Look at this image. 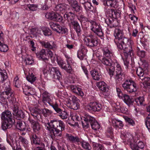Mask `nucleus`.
Listing matches in <instances>:
<instances>
[{
	"label": "nucleus",
	"mask_w": 150,
	"mask_h": 150,
	"mask_svg": "<svg viewBox=\"0 0 150 150\" xmlns=\"http://www.w3.org/2000/svg\"><path fill=\"white\" fill-rule=\"evenodd\" d=\"M71 91L76 94H78L81 96L84 95L83 92L81 91V89L77 86L74 85H71L70 86Z\"/></svg>",
	"instance_id": "412c9836"
},
{
	"label": "nucleus",
	"mask_w": 150,
	"mask_h": 150,
	"mask_svg": "<svg viewBox=\"0 0 150 150\" xmlns=\"http://www.w3.org/2000/svg\"><path fill=\"white\" fill-rule=\"evenodd\" d=\"M102 57V58H100V60L104 64L110 66L108 73L111 77L112 76L115 70L114 67L113 66V62H112L111 59H108L105 57Z\"/></svg>",
	"instance_id": "1a4fd4ad"
},
{
	"label": "nucleus",
	"mask_w": 150,
	"mask_h": 150,
	"mask_svg": "<svg viewBox=\"0 0 150 150\" xmlns=\"http://www.w3.org/2000/svg\"><path fill=\"white\" fill-rule=\"evenodd\" d=\"M83 38L85 44L87 46L90 47L96 46L98 42L95 38L91 35L87 36L83 35Z\"/></svg>",
	"instance_id": "9d476101"
},
{
	"label": "nucleus",
	"mask_w": 150,
	"mask_h": 150,
	"mask_svg": "<svg viewBox=\"0 0 150 150\" xmlns=\"http://www.w3.org/2000/svg\"><path fill=\"white\" fill-rule=\"evenodd\" d=\"M116 67V73L121 74L122 73V70L120 65L117 62H116L113 64V66Z\"/></svg>",
	"instance_id": "37998d69"
},
{
	"label": "nucleus",
	"mask_w": 150,
	"mask_h": 150,
	"mask_svg": "<svg viewBox=\"0 0 150 150\" xmlns=\"http://www.w3.org/2000/svg\"><path fill=\"white\" fill-rule=\"evenodd\" d=\"M6 140L13 150H22L20 146V142L22 143L25 147L28 146V142L26 139L22 137L18 138V135L16 134L11 135L7 134Z\"/></svg>",
	"instance_id": "f03ea898"
},
{
	"label": "nucleus",
	"mask_w": 150,
	"mask_h": 150,
	"mask_svg": "<svg viewBox=\"0 0 150 150\" xmlns=\"http://www.w3.org/2000/svg\"><path fill=\"white\" fill-rule=\"evenodd\" d=\"M101 105L96 102H91L85 106L86 110L89 111H96L101 109Z\"/></svg>",
	"instance_id": "f8f14e48"
},
{
	"label": "nucleus",
	"mask_w": 150,
	"mask_h": 150,
	"mask_svg": "<svg viewBox=\"0 0 150 150\" xmlns=\"http://www.w3.org/2000/svg\"><path fill=\"white\" fill-rule=\"evenodd\" d=\"M51 106H52L56 111L57 112L61 111V109L59 108L58 105L56 103V102L55 100L52 103L50 102L49 104Z\"/></svg>",
	"instance_id": "58836bf2"
},
{
	"label": "nucleus",
	"mask_w": 150,
	"mask_h": 150,
	"mask_svg": "<svg viewBox=\"0 0 150 150\" xmlns=\"http://www.w3.org/2000/svg\"><path fill=\"white\" fill-rule=\"evenodd\" d=\"M91 30L92 31L99 36H103V33L102 31L100 24L94 21H91Z\"/></svg>",
	"instance_id": "9b49d317"
},
{
	"label": "nucleus",
	"mask_w": 150,
	"mask_h": 150,
	"mask_svg": "<svg viewBox=\"0 0 150 150\" xmlns=\"http://www.w3.org/2000/svg\"><path fill=\"white\" fill-rule=\"evenodd\" d=\"M33 150H45V146L44 144H43L42 146L41 147L38 146L34 148Z\"/></svg>",
	"instance_id": "774afa93"
},
{
	"label": "nucleus",
	"mask_w": 150,
	"mask_h": 150,
	"mask_svg": "<svg viewBox=\"0 0 150 150\" xmlns=\"http://www.w3.org/2000/svg\"><path fill=\"white\" fill-rule=\"evenodd\" d=\"M94 120V118L90 115H86L84 117L83 121L82 120V124L84 128H87L89 126V123H91V120Z\"/></svg>",
	"instance_id": "6ab92c4d"
},
{
	"label": "nucleus",
	"mask_w": 150,
	"mask_h": 150,
	"mask_svg": "<svg viewBox=\"0 0 150 150\" xmlns=\"http://www.w3.org/2000/svg\"><path fill=\"white\" fill-rule=\"evenodd\" d=\"M121 137L122 139L125 140V142H129L130 145H132L134 141L133 137L130 133H127L125 134H122Z\"/></svg>",
	"instance_id": "5701e85b"
},
{
	"label": "nucleus",
	"mask_w": 150,
	"mask_h": 150,
	"mask_svg": "<svg viewBox=\"0 0 150 150\" xmlns=\"http://www.w3.org/2000/svg\"><path fill=\"white\" fill-rule=\"evenodd\" d=\"M91 125L92 129L95 130L99 129L100 128V125L95 120L94 118L93 120H91Z\"/></svg>",
	"instance_id": "2f4dec72"
},
{
	"label": "nucleus",
	"mask_w": 150,
	"mask_h": 150,
	"mask_svg": "<svg viewBox=\"0 0 150 150\" xmlns=\"http://www.w3.org/2000/svg\"><path fill=\"white\" fill-rule=\"evenodd\" d=\"M90 73L93 79L95 80H99L101 77L100 74L96 70L91 71Z\"/></svg>",
	"instance_id": "c85d7f7f"
},
{
	"label": "nucleus",
	"mask_w": 150,
	"mask_h": 150,
	"mask_svg": "<svg viewBox=\"0 0 150 150\" xmlns=\"http://www.w3.org/2000/svg\"><path fill=\"white\" fill-rule=\"evenodd\" d=\"M31 123V126L33 131L35 132L38 131L41 127V126L39 123L34 120L30 121Z\"/></svg>",
	"instance_id": "cd10ccee"
},
{
	"label": "nucleus",
	"mask_w": 150,
	"mask_h": 150,
	"mask_svg": "<svg viewBox=\"0 0 150 150\" xmlns=\"http://www.w3.org/2000/svg\"><path fill=\"white\" fill-rule=\"evenodd\" d=\"M112 106L115 108L116 111L118 112L125 113L127 111V109L122 105H120L119 103H114L112 104Z\"/></svg>",
	"instance_id": "393cba45"
},
{
	"label": "nucleus",
	"mask_w": 150,
	"mask_h": 150,
	"mask_svg": "<svg viewBox=\"0 0 150 150\" xmlns=\"http://www.w3.org/2000/svg\"><path fill=\"white\" fill-rule=\"evenodd\" d=\"M43 32L44 35L45 36L50 35H51L50 30L48 28H44L43 29Z\"/></svg>",
	"instance_id": "69168bd1"
},
{
	"label": "nucleus",
	"mask_w": 150,
	"mask_h": 150,
	"mask_svg": "<svg viewBox=\"0 0 150 150\" xmlns=\"http://www.w3.org/2000/svg\"><path fill=\"white\" fill-rule=\"evenodd\" d=\"M145 52L143 50H139L137 52V55L141 58H144L145 56Z\"/></svg>",
	"instance_id": "680f3d73"
},
{
	"label": "nucleus",
	"mask_w": 150,
	"mask_h": 150,
	"mask_svg": "<svg viewBox=\"0 0 150 150\" xmlns=\"http://www.w3.org/2000/svg\"><path fill=\"white\" fill-rule=\"evenodd\" d=\"M22 88L23 92L26 95L29 96L33 95L35 93V91L34 89L31 88L25 85L24 86H23Z\"/></svg>",
	"instance_id": "b1692460"
},
{
	"label": "nucleus",
	"mask_w": 150,
	"mask_h": 150,
	"mask_svg": "<svg viewBox=\"0 0 150 150\" xmlns=\"http://www.w3.org/2000/svg\"><path fill=\"white\" fill-rule=\"evenodd\" d=\"M96 86L98 88L103 92V94L105 96L109 95V89L106 84L103 81H101L97 83Z\"/></svg>",
	"instance_id": "4468645a"
},
{
	"label": "nucleus",
	"mask_w": 150,
	"mask_h": 150,
	"mask_svg": "<svg viewBox=\"0 0 150 150\" xmlns=\"http://www.w3.org/2000/svg\"><path fill=\"white\" fill-rule=\"evenodd\" d=\"M124 76L122 73L121 74L116 73L115 79L117 81H121L124 78Z\"/></svg>",
	"instance_id": "bf43d9fd"
},
{
	"label": "nucleus",
	"mask_w": 150,
	"mask_h": 150,
	"mask_svg": "<svg viewBox=\"0 0 150 150\" xmlns=\"http://www.w3.org/2000/svg\"><path fill=\"white\" fill-rule=\"evenodd\" d=\"M126 121L128 123L132 126H134L135 125V123L134 121L132 119L129 117H126L125 118Z\"/></svg>",
	"instance_id": "e2e57ef3"
},
{
	"label": "nucleus",
	"mask_w": 150,
	"mask_h": 150,
	"mask_svg": "<svg viewBox=\"0 0 150 150\" xmlns=\"http://www.w3.org/2000/svg\"><path fill=\"white\" fill-rule=\"evenodd\" d=\"M45 127L49 130H52L54 135L56 136H60L61 131L64 129L65 125L61 120H52L45 124Z\"/></svg>",
	"instance_id": "7ed1b4c3"
},
{
	"label": "nucleus",
	"mask_w": 150,
	"mask_h": 150,
	"mask_svg": "<svg viewBox=\"0 0 150 150\" xmlns=\"http://www.w3.org/2000/svg\"><path fill=\"white\" fill-rule=\"evenodd\" d=\"M28 7L29 10L31 11H35L36 10L38 9V5L36 4H28L25 6Z\"/></svg>",
	"instance_id": "603ef678"
},
{
	"label": "nucleus",
	"mask_w": 150,
	"mask_h": 150,
	"mask_svg": "<svg viewBox=\"0 0 150 150\" xmlns=\"http://www.w3.org/2000/svg\"><path fill=\"white\" fill-rule=\"evenodd\" d=\"M37 57L40 60H42L44 61L47 60L48 59L47 57H50L52 61H53V60L54 59V57H53L52 52L49 50H42L39 53L37 54Z\"/></svg>",
	"instance_id": "6e6552de"
},
{
	"label": "nucleus",
	"mask_w": 150,
	"mask_h": 150,
	"mask_svg": "<svg viewBox=\"0 0 150 150\" xmlns=\"http://www.w3.org/2000/svg\"><path fill=\"white\" fill-rule=\"evenodd\" d=\"M59 113V116L63 119H66L67 118L68 115L67 112L65 111H61Z\"/></svg>",
	"instance_id": "09e8293b"
},
{
	"label": "nucleus",
	"mask_w": 150,
	"mask_h": 150,
	"mask_svg": "<svg viewBox=\"0 0 150 150\" xmlns=\"http://www.w3.org/2000/svg\"><path fill=\"white\" fill-rule=\"evenodd\" d=\"M52 96L46 91H45L42 94V101L44 103L47 102L50 104Z\"/></svg>",
	"instance_id": "a878e982"
},
{
	"label": "nucleus",
	"mask_w": 150,
	"mask_h": 150,
	"mask_svg": "<svg viewBox=\"0 0 150 150\" xmlns=\"http://www.w3.org/2000/svg\"><path fill=\"white\" fill-rule=\"evenodd\" d=\"M8 50V47L7 45L3 44L2 43L0 45V51L3 52H7Z\"/></svg>",
	"instance_id": "4d7b16f0"
},
{
	"label": "nucleus",
	"mask_w": 150,
	"mask_h": 150,
	"mask_svg": "<svg viewBox=\"0 0 150 150\" xmlns=\"http://www.w3.org/2000/svg\"><path fill=\"white\" fill-rule=\"evenodd\" d=\"M50 75L53 78L58 79H59L62 77L61 72L57 67H52L50 71Z\"/></svg>",
	"instance_id": "a211bd4d"
},
{
	"label": "nucleus",
	"mask_w": 150,
	"mask_h": 150,
	"mask_svg": "<svg viewBox=\"0 0 150 150\" xmlns=\"http://www.w3.org/2000/svg\"><path fill=\"white\" fill-rule=\"evenodd\" d=\"M7 77L6 71L4 70L0 69V82H3Z\"/></svg>",
	"instance_id": "7c9ffc66"
},
{
	"label": "nucleus",
	"mask_w": 150,
	"mask_h": 150,
	"mask_svg": "<svg viewBox=\"0 0 150 150\" xmlns=\"http://www.w3.org/2000/svg\"><path fill=\"white\" fill-rule=\"evenodd\" d=\"M75 16V15L74 13L69 12L68 13H65L64 15V17L69 21H70V23L74 26V29L77 32L79 33L81 31L80 26L77 21L74 20Z\"/></svg>",
	"instance_id": "0eeeda50"
},
{
	"label": "nucleus",
	"mask_w": 150,
	"mask_h": 150,
	"mask_svg": "<svg viewBox=\"0 0 150 150\" xmlns=\"http://www.w3.org/2000/svg\"><path fill=\"white\" fill-rule=\"evenodd\" d=\"M52 67H50L48 64L44 65L42 68V71L44 74H50V71Z\"/></svg>",
	"instance_id": "c9c22d12"
},
{
	"label": "nucleus",
	"mask_w": 150,
	"mask_h": 150,
	"mask_svg": "<svg viewBox=\"0 0 150 150\" xmlns=\"http://www.w3.org/2000/svg\"><path fill=\"white\" fill-rule=\"evenodd\" d=\"M45 17L48 19L54 20L59 22L62 21V17L59 14L54 12H48L46 13Z\"/></svg>",
	"instance_id": "ddd939ff"
},
{
	"label": "nucleus",
	"mask_w": 150,
	"mask_h": 150,
	"mask_svg": "<svg viewBox=\"0 0 150 150\" xmlns=\"http://www.w3.org/2000/svg\"><path fill=\"white\" fill-rule=\"evenodd\" d=\"M129 17L131 20L132 21L133 23L134 24L137 21L138 18L134 15L131 14H129Z\"/></svg>",
	"instance_id": "052dcab7"
},
{
	"label": "nucleus",
	"mask_w": 150,
	"mask_h": 150,
	"mask_svg": "<svg viewBox=\"0 0 150 150\" xmlns=\"http://www.w3.org/2000/svg\"><path fill=\"white\" fill-rule=\"evenodd\" d=\"M67 5L65 4H59L55 7L54 10L57 11L62 12L67 8Z\"/></svg>",
	"instance_id": "c756f323"
},
{
	"label": "nucleus",
	"mask_w": 150,
	"mask_h": 150,
	"mask_svg": "<svg viewBox=\"0 0 150 150\" xmlns=\"http://www.w3.org/2000/svg\"><path fill=\"white\" fill-rule=\"evenodd\" d=\"M103 4L105 6L104 9L106 12H108V10L109 9L108 7L109 6L114 8H116L118 6L116 0H105L103 1Z\"/></svg>",
	"instance_id": "2eb2a0df"
},
{
	"label": "nucleus",
	"mask_w": 150,
	"mask_h": 150,
	"mask_svg": "<svg viewBox=\"0 0 150 150\" xmlns=\"http://www.w3.org/2000/svg\"><path fill=\"white\" fill-rule=\"evenodd\" d=\"M87 49L83 46L81 45L77 53L78 57L81 60L86 59Z\"/></svg>",
	"instance_id": "dca6fc26"
},
{
	"label": "nucleus",
	"mask_w": 150,
	"mask_h": 150,
	"mask_svg": "<svg viewBox=\"0 0 150 150\" xmlns=\"http://www.w3.org/2000/svg\"><path fill=\"white\" fill-rule=\"evenodd\" d=\"M93 149L94 150H105L103 146L98 144H93Z\"/></svg>",
	"instance_id": "8fccbe9b"
},
{
	"label": "nucleus",
	"mask_w": 150,
	"mask_h": 150,
	"mask_svg": "<svg viewBox=\"0 0 150 150\" xmlns=\"http://www.w3.org/2000/svg\"><path fill=\"white\" fill-rule=\"evenodd\" d=\"M122 86L125 90L130 93L135 92L137 89L136 84L131 79L126 80Z\"/></svg>",
	"instance_id": "423d86ee"
},
{
	"label": "nucleus",
	"mask_w": 150,
	"mask_h": 150,
	"mask_svg": "<svg viewBox=\"0 0 150 150\" xmlns=\"http://www.w3.org/2000/svg\"><path fill=\"white\" fill-rule=\"evenodd\" d=\"M13 110V114L15 115L20 116L22 113V111L19 110L17 106L14 105Z\"/></svg>",
	"instance_id": "ea45409f"
},
{
	"label": "nucleus",
	"mask_w": 150,
	"mask_h": 150,
	"mask_svg": "<svg viewBox=\"0 0 150 150\" xmlns=\"http://www.w3.org/2000/svg\"><path fill=\"white\" fill-rule=\"evenodd\" d=\"M71 99L72 101V103L71 104V108L75 110H77L79 107V100L76 97L74 96L69 97V100H71Z\"/></svg>",
	"instance_id": "f3484780"
},
{
	"label": "nucleus",
	"mask_w": 150,
	"mask_h": 150,
	"mask_svg": "<svg viewBox=\"0 0 150 150\" xmlns=\"http://www.w3.org/2000/svg\"><path fill=\"white\" fill-rule=\"evenodd\" d=\"M25 61L27 65L31 64L34 63L33 58L31 56H28L26 57Z\"/></svg>",
	"instance_id": "79ce46f5"
},
{
	"label": "nucleus",
	"mask_w": 150,
	"mask_h": 150,
	"mask_svg": "<svg viewBox=\"0 0 150 150\" xmlns=\"http://www.w3.org/2000/svg\"><path fill=\"white\" fill-rule=\"evenodd\" d=\"M55 60L57 61L58 64L63 69L65 65V64L64 63L63 61L62 60H59L56 56V57H54V59L53 60V62H54Z\"/></svg>",
	"instance_id": "864d4df0"
},
{
	"label": "nucleus",
	"mask_w": 150,
	"mask_h": 150,
	"mask_svg": "<svg viewBox=\"0 0 150 150\" xmlns=\"http://www.w3.org/2000/svg\"><path fill=\"white\" fill-rule=\"evenodd\" d=\"M84 6L85 9L86 11H89L91 9V4L88 2L85 3Z\"/></svg>",
	"instance_id": "0e129e2a"
},
{
	"label": "nucleus",
	"mask_w": 150,
	"mask_h": 150,
	"mask_svg": "<svg viewBox=\"0 0 150 150\" xmlns=\"http://www.w3.org/2000/svg\"><path fill=\"white\" fill-rule=\"evenodd\" d=\"M65 137L67 140L72 142H78L79 141V139L78 137H74L70 134L66 133Z\"/></svg>",
	"instance_id": "bb28decb"
},
{
	"label": "nucleus",
	"mask_w": 150,
	"mask_h": 150,
	"mask_svg": "<svg viewBox=\"0 0 150 150\" xmlns=\"http://www.w3.org/2000/svg\"><path fill=\"white\" fill-rule=\"evenodd\" d=\"M80 143L81 144L82 146L84 149L88 150L91 149V147L88 142L83 141L81 142Z\"/></svg>",
	"instance_id": "a19ab883"
},
{
	"label": "nucleus",
	"mask_w": 150,
	"mask_h": 150,
	"mask_svg": "<svg viewBox=\"0 0 150 150\" xmlns=\"http://www.w3.org/2000/svg\"><path fill=\"white\" fill-rule=\"evenodd\" d=\"M29 71L28 70L26 71H24V73L25 75L27 76V80L29 82L32 83L35 81L36 79V77L34 76L32 72H29Z\"/></svg>",
	"instance_id": "4be33fe9"
},
{
	"label": "nucleus",
	"mask_w": 150,
	"mask_h": 150,
	"mask_svg": "<svg viewBox=\"0 0 150 150\" xmlns=\"http://www.w3.org/2000/svg\"><path fill=\"white\" fill-rule=\"evenodd\" d=\"M112 122L113 125L116 127H122L123 126L122 122L118 120L114 119Z\"/></svg>",
	"instance_id": "4c0bfd02"
},
{
	"label": "nucleus",
	"mask_w": 150,
	"mask_h": 150,
	"mask_svg": "<svg viewBox=\"0 0 150 150\" xmlns=\"http://www.w3.org/2000/svg\"><path fill=\"white\" fill-rule=\"evenodd\" d=\"M122 100L128 105L130 106L132 104L134 100L132 98L130 97L129 96L126 94H124L123 96L120 99Z\"/></svg>",
	"instance_id": "aec40b11"
},
{
	"label": "nucleus",
	"mask_w": 150,
	"mask_h": 150,
	"mask_svg": "<svg viewBox=\"0 0 150 150\" xmlns=\"http://www.w3.org/2000/svg\"><path fill=\"white\" fill-rule=\"evenodd\" d=\"M3 87L5 91L1 94L0 103L2 105H6L7 104L6 99L12 97V94L9 85V83H5Z\"/></svg>",
	"instance_id": "39448f33"
},
{
	"label": "nucleus",
	"mask_w": 150,
	"mask_h": 150,
	"mask_svg": "<svg viewBox=\"0 0 150 150\" xmlns=\"http://www.w3.org/2000/svg\"><path fill=\"white\" fill-rule=\"evenodd\" d=\"M55 29H54V31L59 33H65L67 31V29H63L62 27L59 25L57 24L55 28Z\"/></svg>",
	"instance_id": "473e14b6"
},
{
	"label": "nucleus",
	"mask_w": 150,
	"mask_h": 150,
	"mask_svg": "<svg viewBox=\"0 0 150 150\" xmlns=\"http://www.w3.org/2000/svg\"><path fill=\"white\" fill-rule=\"evenodd\" d=\"M13 84L16 87H19L21 84V82L19 80V79L17 76L14 79Z\"/></svg>",
	"instance_id": "de8ad7c7"
},
{
	"label": "nucleus",
	"mask_w": 150,
	"mask_h": 150,
	"mask_svg": "<svg viewBox=\"0 0 150 150\" xmlns=\"http://www.w3.org/2000/svg\"><path fill=\"white\" fill-rule=\"evenodd\" d=\"M108 11L109 12V16L110 17L114 18H120V14L119 13H117V15H115V10L112 9L109 11Z\"/></svg>",
	"instance_id": "e433bc0d"
},
{
	"label": "nucleus",
	"mask_w": 150,
	"mask_h": 150,
	"mask_svg": "<svg viewBox=\"0 0 150 150\" xmlns=\"http://www.w3.org/2000/svg\"><path fill=\"white\" fill-rule=\"evenodd\" d=\"M71 6L73 10L76 11H79L81 9V7L78 5L76 1L74 2L71 4Z\"/></svg>",
	"instance_id": "a18cd8bd"
},
{
	"label": "nucleus",
	"mask_w": 150,
	"mask_h": 150,
	"mask_svg": "<svg viewBox=\"0 0 150 150\" xmlns=\"http://www.w3.org/2000/svg\"><path fill=\"white\" fill-rule=\"evenodd\" d=\"M1 118L4 121L1 127L2 129L5 130L8 128H10L13 124L12 119V115L9 111H6L2 113Z\"/></svg>",
	"instance_id": "20e7f679"
},
{
	"label": "nucleus",
	"mask_w": 150,
	"mask_h": 150,
	"mask_svg": "<svg viewBox=\"0 0 150 150\" xmlns=\"http://www.w3.org/2000/svg\"><path fill=\"white\" fill-rule=\"evenodd\" d=\"M144 100V98L143 97H139L135 100L136 102L138 105H142Z\"/></svg>",
	"instance_id": "6e6d98bb"
},
{
	"label": "nucleus",
	"mask_w": 150,
	"mask_h": 150,
	"mask_svg": "<svg viewBox=\"0 0 150 150\" xmlns=\"http://www.w3.org/2000/svg\"><path fill=\"white\" fill-rule=\"evenodd\" d=\"M137 74L140 78H142L144 76V71L141 67H139L137 70Z\"/></svg>",
	"instance_id": "5fc2aeb1"
},
{
	"label": "nucleus",
	"mask_w": 150,
	"mask_h": 150,
	"mask_svg": "<svg viewBox=\"0 0 150 150\" xmlns=\"http://www.w3.org/2000/svg\"><path fill=\"white\" fill-rule=\"evenodd\" d=\"M70 116L72 119L74 121L79 120V117L77 113L75 112H71L70 113Z\"/></svg>",
	"instance_id": "49530a36"
},
{
	"label": "nucleus",
	"mask_w": 150,
	"mask_h": 150,
	"mask_svg": "<svg viewBox=\"0 0 150 150\" xmlns=\"http://www.w3.org/2000/svg\"><path fill=\"white\" fill-rule=\"evenodd\" d=\"M16 126L17 128L20 130L23 131L25 129V123H23L22 122H17Z\"/></svg>",
	"instance_id": "c03bdc74"
},
{
	"label": "nucleus",
	"mask_w": 150,
	"mask_h": 150,
	"mask_svg": "<svg viewBox=\"0 0 150 150\" xmlns=\"http://www.w3.org/2000/svg\"><path fill=\"white\" fill-rule=\"evenodd\" d=\"M63 69L66 70L67 72L69 73H71L72 72V69L71 67L68 64L65 65Z\"/></svg>",
	"instance_id": "13d9d810"
},
{
	"label": "nucleus",
	"mask_w": 150,
	"mask_h": 150,
	"mask_svg": "<svg viewBox=\"0 0 150 150\" xmlns=\"http://www.w3.org/2000/svg\"><path fill=\"white\" fill-rule=\"evenodd\" d=\"M141 79L143 83V84L144 86L145 85L146 86H148V83L150 81V78L148 77H143L142 78H141Z\"/></svg>",
	"instance_id": "3c124183"
},
{
	"label": "nucleus",
	"mask_w": 150,
	"mask_h": 150,
	"mask_svg": "<svg viewBox=\"0 0 150 150\" xmlns=\"http://www.w3.org/2000/svg\"><path fill=\"white\" fill-rule=\"evenodd\" d=\"M31 139L32 143L36 145L40 144V139L37 137L35 134H33L31 137Z\"/></svg>",
	"instance_id": "f704fd0d"
},
{
	"label": "nucleus",
	"mask_w": 150,
	"mask_h": 150,
	"mask_svg": "<svg viewBox=\"0 0 150 150\" xmlns=\"http://www.w3.org/2000/svg\"><path fill=\"white\" fill-rule=\"evenodd\" d=\"M103 54L104 56L109 57L113 55L112 52L107 47L103 48L102 49Z\"/></svg>",
	"instance_id": "72a5a7b5"
},
{
	"label": "nucleus",
	"mask_w": 150,
	"mask_h": 150,
	"mask_svg": "<svg viewBox=\"0 0 150 150\" xmlns=\"http://www.w3.org/2000/svg\"><path fill=\"white\" fill-rule=\"evenodd\" d=\"M116 91L118 96L120 99L122 96H123L124 94H122L121 89L119 88H117Z\"/></svg>",
	"instance_id": "338daca9"
},
{
	"label": "nucleus",
	"mask_w": 150,
	"mask_h": 150,
	"mask_svg": "<svg viewBox=\"0 0 150 150\" xmlns=\"http://www.w3.org/2000/svg\"><path fill=\"white\" fill-rule=\"evenodd\" d=\"M114 35L115 38L114 41L117 48L120 50H123L125 57H127L129 55H131L132 53V41L127 38L123 37V30L120 28L117 27L115 28Z\"/></svg>",
	"instance_id": "f257e3e1"
}]
</instances>
